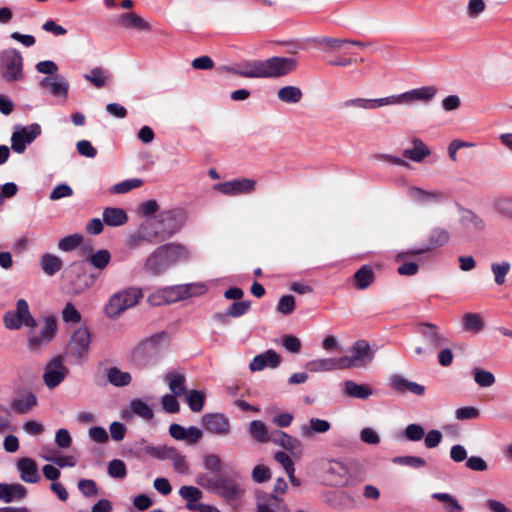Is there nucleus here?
<instances>
[{
	"mask_svg": "<svg viewBox=\"0 0 512 512\" xmlns=\"http://www.w3.org/2000/svg\"><path fill=\"white\" fill-rule=\"evenodd\" d=\"M486 9L484 0H469L467 5V15L471 19L478 18Z\"/></svg>",
	"mask_w": 512,
	"mask_h": 512,
	"instance_id": "0e129e2a",
	"label": "nucleus"
},
{
	"mask_svg": "<svg viewBox=\"0 0 512 512\" xmlns=\"http://www.w3.org/2000/svg\"><path fill=\"white\" fill-rule=\"evenodd\" d=\"M103 221L111 227H117L124 225L127 220V214L126 212L121 208L116 207H107L104 209L103 214Z\"/></svg>",
	"mask_w": 512,
	"mask_h": 512,
	"instance_id": "e433bc0d",
	"label": "nucleus"
},
{
	"mask_svg": "<svg viewBox=\"0 0 512 512\" xmlns=\"http://www.w3.org/2000/svg\"><path fill=\"white\" fill-rule=\"evenodd\" d=\"M407 195L412 201L423 206L433 205L444 199V194L438 190L428 191L417 186L409 187Z\"/></svg>",
	"mask_w": 512,
	"mask_h": 512,
	"instance_id": "aec40b11",
	"label": "nucleus"
},
{
	"mask_svg": "<svg viewBox=\"0 0 512 512\" xmlns=\"http://www.w3.org/2000/svg\"><path fill=\"white\" fill-rule=\"evenodd\" d=\"M84 78L96 88H102L107 84L109 73L101 67H95L91 69L89 73H86Z\"/></svg>",
	"mask_w": 512,
	"mask_h": 512,
	"instance_id": "09e8293b",
	"label": "nucleus"
},
{
	"mask_svg": "<svg viewBox=\"0 0 512 512\" xmlns=\"http://www.w3.org/2000/svg\"><path fill=\"white\" fill-rule=\"evenodd\" d=\"M83 237L80 234H71L62 238L58 242V248L62 251H72L76 249L82 242Z\"/></svg>",
	"mask_w": 512,
	"mask_h": 512,
	"instance_id": "864d4df0",
	"label": "nucleus"
},
{
	"mask_svg": "<svg viewBox=\"0 0 512 512\" xmlns=\"http://www.w3.org/2000/svg\"><path fill=\"white\" fill-rule=\"evenodd\" d=\"M26 494L27 489L19 483H0V500L5 503L21 500L26 496Z\"/></svg>",
	"mask_w": 512,
	"mask_h": 512,
	"instance_id": "2f4dec72",
	"label": "nucleus"
},
{
	"mask_svg": "<svg viewBox=\"0 0 512 512\" xmlns=\"http://www.w3.org/2000/svg\"><path fill=\"white\" fill-rule=\"evenodd\" d=\"M196 483L228 500H236L243 495L240 485L232 477L201 473L196 477Z\"/></svg>",
	"mask_w": 512,
	"mask_h": 512,
	"instance_id": "7ed1b4c3",
	"label": "nucleus"
},
{
	"mask_svg": "<svg viewBox=\"0 0 512 512\" xmlns=\"http://www.w3.org/2000/svg\"><path fill=\"white\" fill-rule=\"evenodd\" d=\"M437 91L435 86L415 88L398 95L388 96L389 105H410L416 102L428 103L436 96Z\"/></svg>",
	"mask_w": 512,
	"mask_h": 512,
	"instance_id": "1a4fd4ad",
	"label": "nucleus"
},
{
	"mask_svg": "<svg viewBox=\"0 0 512 512\" xmlns=\"http://www.w3.org/2000/svg\"><path fill=\"white\" fill-rule=\"evenodd\" d=\"M130 409L135 415L146 421H150L154 417L153 409L142 399H133L130 402Z\"/></svg>",
	"mask_w": 512,
	"mask_h": 512,
	"instance_id": "de8ad7c7",
	"label": "nucleus"
},
{
	"mask_svg": "<svg viewBox=\"0 0 512 512\" xmlns=\"http://www.w3.org/2000/svg\"><path fill=\"white\" fill-rule=\"evenodd\" d=\"M349 353L350 355L340 357L343 369L366 367L374 357L369 343L365 340L356 341Z\"/></svg>",
	"mask_w": 512,
	"mask_h": 512,
	"instance_id": "0eeeda50",
	"label": "nucleus"
},
{
	"mask_svg": "<svg viewBox=\"0 0 512 512\" xmlns=\"http://www.w3.org/2000/svg\"><path fill=\"white\" fill-rule=\"evenodd\" d=\"M187 404L193 412H200L204 405V394L197 390H191L187 395Z\"/></svg>",
	"mask_w": 512,
	"mask_h": 512,
	"instance_id": "5fc2aeb1",
	"label": "nucleus"
},
{
	"mask_svg": "<svg viewBox=\"0 0 512 512\" xmlns=\"http://www.w3.org/2000/svg\"><path fill=\"white\" fill-rule=\"evenodd\" d=\"M345 108H357L363 110H373L384 106H389L388 96L377 99L353 98L343 102Z\"/></svg>",
	"mask_w": 512,
	"mask_h": 512,
	"instance_id": "c85d7f7f",
	"label": "nucleus"
},
{
	"mask_svg": "<svg viewBox=\"0 0 512 512\" xmlns=\"http://www.w3.org/2000/svg\"><path fill=\"white\" fill-rule=\"evenodd\" d=\"M17 468L20 472V478L26 483H37L41 477L38 472L37 464L32 458L24 457L18 460Z\"/></svg>",
	"mask_w": 512,
	"mask_h": 512,
	"instance_id": "b1692460",
	"label": "nucleus"
},
{
	"mask_svg": "<svg viewBox=\"0 0 512 512\" xmlns=\"http://www.w3.org/2000/svg\"><path fill=\"white\" fill-rule=\"evenodd\" d=\"M178 395L165 394L161 398L162 408L168 413H177L180 409L179 402L177 400Z\"/></svg>",
	"mask_w": 512,
	"mask_h": 512,
	"instance_id": "680f3d73",
	"label": "nucleus"
},
{
	"mask_svg": "<svg viewBox=\"0 0 512 512\" xmlns=\"http://www.w3.org/2000/svg\"><path fill=\"white\" fill-rule=\"evenodd\" d=\"M510 263L507 261L494 262L491 264V271L494 275V281L497 285H503L506 281V276L510 271Z\"/></svg>",
	"mask_w": 512,
	"mask_h": 512,
	"instance_id": "603ef678",
	"label": "nucleus"
},
{
	"mask_svg": "<svg viewBox=\"0 0 512 512\" xmlns=\"http://www.w3.org/2000/svg\"><path fill=\"white\" fill-rule=\"evenodd\" d=\"M108 474L113 478L123 479L127 474L126 465L122 460L114 459L108 464Z\"/></svg>",
	"mask_w": 512,
	"mask_h": 512,
	"instance_id": "13d9d810",
	"label": "nucleus"
},
{
	"mask_svg": "<svg viewBox=\"0 0 512 512\" xmlns=\"http://www.w3.org/2000/svg\"><path fill=\"white\" fill-rule=\"evenodd\" d=\"M284 499L273 493L258 491L256 493V512H289Z\"/></svg>",
	"mask_w": 512,
	"mask_h": 512,
	"instance_id": "2eb2a0df",
	"label": "nucleus"
},
{
	"mask_svg": "<svg viewBox=\"0 0 512 512\" xmlns=\"http://www.w3.org/2000/svg\"><path fill=\"white\" fill-rule=\"evenodd\" d=\"M37 404L36 395L30 391H25L11 401L10 408L17 414H26Z\"/></svg>",
	"mask_w": 512,
	"mask_h": 512,
	"instance_id": "bb28decb",
	"label": "nucleus"
},
{
	"mask_svg": "<svg viewBox=\"0 0 512 512\" xmlns=\"http://www.w3.org/2000/svg\"><path fill=\"white\" fill-rule=\"evenodd\" d=\"M67 374L68 368L62 357H55L45 365L43 381L49 389H53L66 378Z\"/></svg>",
	"mask_w": 512,
	"mask_h": 512,
	"instance_id": "4468645a",
	"label": "nucleus"
},
{
	"mask_svg": "<svg viewBox=\"0 0 512 512\" xmlns=\"http://www.w3.org/2000/svg\"><path fill=\"white\" fill-rule=\"evenodd\" d=\"M105 376L107 381L115 387L128 386L132 381V376L129 372L122 371L116 366L106 368Z\"/></svg>",
	"mask_w": 512,
	"mask_h": 512,
	"instance_id": "c9c22d12",
	"label": "nucleus"
},
{
	"mask_svg": "<svg viewBox=\"0 0 512 512\" xmlns=\"http://www.w3.org/2000/svg\"><path fill=\"white\" fill-rule=\"evenodd\" d=\"M185 213L182 209L176 208L160 212L156 219L147 221L158 243L164 242L177 233L183 226Z\"/></svg>",
	"mask_w": 512,
	"mask_h": 512,
	"instance_id": "f03ea898",
	"label": "nucleus"
},
{
	"mask_svg": "<svg viewBox=\"0 0 512 512\" xmlns=\"http://www.w3.org/2000/svg\"><path fill=\"white\" fill-rule=\"evenodd\" d=\"M111 255L108 250H99L90 257V263L98 269L105 268L110 262Z\"/></svg>",
	"mask_w": 512,
	"mask_h": 512,
	"instance_id": "bf43d9fd",
	"label": "nucleus"
},
{
	"mask_svg": "<svg viewBox=\"0 0 512 512\" xmlns=\"http://www.w3.org/2000/svg\"><path fill=\"white\" fill-rule=\"evenodd\" d=\"M39 86L54 97L65 99L68 96L69 83L65 77L59 74L42 78L39 82Z\"/></svg>",
	"mask_w": 512,
	"mask_h": 512,
	"instance_id": "a211bd4d",
	"label": "nucleus"
},
{
	"mask_svg": "<svg viewBox=\"0 0 512 512\" xmlns=\"http://www.w3.org/2000/svg\"><path fill=\"white\" fill-rule=\"evenodd\" d=\"M0 71L1 77L7 83L21 81L24 78L21 53L14 48L3 50L0 53Z\"/></svg>",
	"mask_w": 512,
	"mask_h": 512,
	"instance_id": "39448f33",
	"label": "nucleus"
},
{
	"mask_svg": "<svg viewBox=\"0 0 512 512\" xmlns=\"http://www.w3.org/2000/svg\"><path fill=\"white\" fill-rule=\"evenodd\" d=\"M230 72L244 78H263V60H248L231 67Z\"/></svg>",
	"mask_w": 512,
	"mask_h": 512,
	"instance_id": "4be33fe9",
	"label": "nucleus"
},
{
	"mask_svg": "<svg viewBox=\"0 0 512 512\" xmlns=\"http://www.w3.org/2000/svg\"><path fill=\"white\" fill-rule=\"evenodd\" d=\"M404 433L410 441H420L425 436L424 428L419 424H409Z\"/></svg>",
	"mask_w": 512,
	"mask_h": 512,
	"instance_id": "774afa93",
	"label": "nucleus"
},
{
	"mask_svg": "<svg viewBox=\"0 0 512 512\" xmlns=\"http://www.w3.org/2000/svg\"><path fill=\"white\" fill-rule=\"evenodd\" d=\"M191 258L190 249L181 243L170 242L155 248L145 259L143 268L146 273L159 276L170 267L186 262Z\"/></svg>",
	"mask_w": 512,
	"mask_h": 512,
	"instance_id": "f257e3e1",
	"label": "nucleus"
},
{
	"mask_svg": "<svg viewBox=\"0 0 512 512\" xmlns=\"http://www.w3.org/2000/svg\"><path fill=\"white\" fill-rule=\"evenodd\" d=\"M257 181L250 178L234 179L223 183H217L213 189L226 196L251 194L255 191Z\"/></svg>",
	"mask_w": 512,
	"mask_h": 512,
	"instance_id": "f8f14e48",
	"label": "nucleus"
},
{
	"mask_svg": "<svg viewBox=\"0 0 512 512\" xmlns=\"http://www.w3.org/2000/svg\"><path fill=\"white\" fill-rule=\"evenodd\" d=\"M41 134V126L37 123L21 127L11 136V148L16 153H23L26 146Z\"/></svg>",
	"mask_w": 512,
	"mask_h": 512,
	"instance_id": "ddd939ff",
	"label": "nucleus"
},
{
	"mask_svg": "<svg viewBox=\"0 0 512 512\" xmlns=\"http://www.w3.org/2000/svg\"><path fill=\"white\" fill-rule=\"evenodd\" d=\"M353 278L355 286L360 290H364L374 281L373 269L368 265H364L356 271Z\"/></svg>",
	"mask_w": 512,
	"mask_h": 512,
	"instance_id": "a19ab883",
	"label": "nucleus"
},
{
	"mask_svg": "<svg viewBox=\"0 0 512 512\" xmlns=\"http://www.w3.org/2000/svg\"><path fill=\"white\" fill-rule=\"evenodd\" d=\"M270 442L283 447L295 456L299 457L302 454L303 449L301 441L281 430H274L271 432Z\"/></svg>",
	"mask_w": 512,
	"mask_h": 512,
	"instance_id": "412c9836",
	"label": "nucleus"
},
{
	"mask_svg": "<svg viewBox=\"0 0 512 512\" xmlns=\"http://www.w3.org/2000/svg\"><path fill=\"white\" fill-rule=\"evenodd\" d=\"M484 328V321L477 313H465L463 315V329L467 332L477 334Z\"/></svg>",
	"mask_w": 512,
	"mask_h": 512,
	"instance_id": "49530a36",
	"label": "nucleus"
},
{
	"mask_svg": "<svg viewBox=\"0 0 512 512\" xmlns=\"http://www.w3.org/2000/svg\"><path fill=\"white\" fill-rule=\"evenodd\" d=\"M57 332V322L55 317L46 316L43 318V326L40 334H31L28 338V347L31 350H36L43 345L49 343Z\"/></svg>",
	"mask_w": 512,
	"mask_h": 512,
	"instance_id": "dca6fc26",
	"label": "nucleus"
},
{
	"mask_svg": "<svg viewBox=\"0 0 512 512\" xmlns=\"http://www.w3.org/2000/svg\"><path fill=\"white\" fill-rule=\"evenodd\" d=\"M142 242H147L150 244L158 243L152 231L150 230V227L147 226L146 223L141 224L138 230L126 239V246L129 249H136L141 245Z\"/></svg>",
	"mask_w": 512,
	"mask_h": 512,
	"instance_id": "cd10ccee",
	"label": "nucleus"
},
{
	"mask_svg": "<svg viewBox=\"0 0 512 512\" xmlns=\"http://www.w3.org/2000/svg\"><path fill=\"white\" fill-rule=\"evenodd\" d=\"M40 265L45 274L52 276L61 270L63 263L58 256L47 253L41 256Z\"/></svg>",
	"mask_w": 512,
	"mask_h": 512,
	"instance_id": "a18cd8bd",
	"label": "nucleus"
},
{
	"mask_svg": "<svg viewBox=\"0 0 512 512\" xmlns=\"http://www.w3.org/2000/svg\"><path fill=\"white\" fill-rule=\"evenodd\" d=\"M331 426V423L327 420L312 417L307 424L300 426L299 431L303 438L311 439L316 434L327 433Z\"/></svg>",
	"mask_w": 512,
	"mask_h": 512,
	"instance_id": "393cba45",
	"label": "nucleus"
},
{
	"mask_svg": "<svg viewBox=\"0 0 512 512\" xmlns=\"http://www.w3.org/2000/svg\"><path fill=\"white\" fill-rule=\"evenodd\" d=\"M311 372H329L334 370H344L341 358H322L309 361L306 365Z\"/></svg>",
	"mask_w": 512,
	"mask_h": 512,
	"instance_id": "473e14b6",
	"label": "nucleus"
},
{
	"mask_svg": "<svg viewBox=\"0 0 512 512\" xmlns=\"http://www.w3.org/2000/svg\"><path fill=\"white\" fill-rule=\"evenodd\" d=\"M179 495L186 500V508L189 511L196 512L200 508L199 500L202 498L200 489L194 486H182L179 489Z\"/></svg>",
	"mask_w": 512,
	"mask_h": 512,
	"instance_id": "f704fd0d",
	"label": "nucleus"
},
{
	"mask_svg": "<svg viewBox=\"0 0 512 512\" xmlns=\"http://www.w3.org/2000/svg\"><path fill=\"white\" fill-rule=\"evenodd\" d=\"M326 472L331 476L335 485L344 482L349 473L347 466L343 462L334 459L328 461Z\"/></svg>",
	"mask_w": 512,
	"mask_h": 512,
	"instance_id": "58836bf2",
	"label": "nucleus"
},
{
	"mask_svg": "<svg viewBox=\"0 0 512 512\" xmlns=\"http://www.w3.org/2000/svg\"><path fill=\"white\" fill-rule=\"evenodd\" d=\"M474 381L482 388L491 387L495 384V376L482 368H474L472 370Z\"/></svg>",
	"mask_w": 512,
	"mask_h": 512,
	"instance_id": "3c124183",
	"label": "nucleus"
},
{
	"mask_svg": "<svg viewBox=\"0 0 512 512\" xmlns=\"http://www.w3.org/2000/svg\"><path fill=\"white\" fill-rule=\"evenodd\" d=\"M433 499L438 500L439 502L444 504V508L447 512H462L463 507L457 501L455 497H453L449 493H433L431 495Z\"/></svg>",
	"mask_w": 512,
	"mask_h": 512,
	"instance_id": "8fccbe9b",
	"label": "nucleus"
},
{
	"mask_svg": "<svg viewBox=\"0 0 512 512\" xmlns=\"http://www.w3.org/2000/svg\"><path fill=\"white\" fill-rule=\"evenodd\" d=\"M460 224L468 232L477 233L485 229V221L471 210H463L460 215Z\"/></svg>",
	"mask_w": 512,
	"mask_h": 512,
	"instance_id": "c756f323",
	"label": "nucleus"
},
{
	"mask_svg": "<svg viewBox=\"0 0 512 512\" xmlns=\"http://www.w3.org/2000/svg\"><path fill=\"white\" fill-rule=\"evenodd\" d=\"M251 307V302L248 300L234 302L229 307L227 314L231 317H240L248 312Z\"/></svg>",
	"mask_w": 512,
	"mask_h": 512,
	"instance_id": "69168bd1",
	"label": "nucleus"
},
{
	"mask_svg": "<svg viewBox=\"0 0 512 512\" xmlns=\"http://www.w3.org/2000/svg\"><path fill=\"white\" fill-rule=\"evenodd\" d=\"M297 61L291 57L274 56L263 60V78H280L292 73Z\"/></svg>",
	"mask_w": 512,
	"mask_h": 512,
	"instance_id": "9d476101",
	"label": "nucleus"
},
{
	"mask_svg": "<svg viewBox=\"0 0 512 512\" xmlns=\"http://www.w3.org/2000/svg\"><path fill=\"white\" fill-rule=\"evenodd\" d=\"M3 321L5 327L10 330L19 329L23 325L30 329H35L37 326V322L30 313L29 305L25 299L17 301L14 311H7L4 314Z\"/></svg>",
	"mask_w": 512,
	"mask_h": 512,
	"instance_id": "423d86ee",
	"label": "nucleus"
},
{
	"mask_svg": "<svg viewBox=\"0 0 512 512\" xmlns=\"http://www.w3.org/2000/svg\"><path fill=\"white\" fill-rule=\"evenodd\" d=\"M420 333L434 349L440 348L447 343V339L440 333L439 328L435 324H421Z\"/></svg>",
	"mask_w": 512,
	"mask_h": 512,
	"instance_id": "7c9ffc66",
	"label": "nucleus"
},
{
	"mask_svg": "<svg viewBox=\"0 0 512 512\" xmlns=\"http://www.w3.org/2000/svg\"><path fill=\"white\" fill-rule=\"evenodd\" d=\"M142 184H143V181L141 179L135 178V179L126 180V181L120 182L118 184H115L111 188V192L114 194L127 193L134 188H138V187L142 186Z\"/></svg>",
	"mask_w": 512,
	"mask_h": 512,
	"instance_id": "6e6d98bb",
	"label": "nucleus"
},
{
	"mask_svg": "<svg viewBox=\"0 0 512 512\" xmlns=\"http://www.w3.org/2000/svg\"><path fill=\"white\" fill-rule=\"evenodd\" d=\"M164 381L172 394L183 396L187 393L186 376L179 371H171L164 376Z\"/></svg>",
	"mask_w": 512,
	"mask_h": 512,
	"instance_id": "72a5a7b5",
	"label": "nucleus"
},
{
	"mask_svg": "<svg viewBox=\"0 0 512 512\" xmlns=\"http://www.w3.org/2000/svg\"><path fill=\"white\" fill-rule=\"evenodd\" d=\"M295 309V298L292 295H284L277 304V311L283 315L291 314Z\"/></svg>",
	"mask_w": 512,
	"mask_h": 512,
	"instance_id": "e2e57ef3",
	"label": "nucleus"
},
{
	"mask_svg": "<svg viewBox=\"0 0 512 512\" xmlns=\"http://www.w3.org/2000/svg\"><path fill=\"white\" fill-rule=\"evenodd\" d=\"M342 393L350 398L366 400L373 394L368 384H359L353 380H346L342 384Z\"/></svg>",
	"mask_w": 512,
	"mask_h": 512,
	"instance_id": "a878e982",
	"label": "nucleus"
},
{
	"mask_svg": "<svg viewBox=\"0 0 512 512\" xmlns=\"http://www.w3.org/2000/svg\"><path fill=\"white\" fill-rule=\"evenodd\" d=\"M391 387L399 392H410L414 395L421 396L425 393V387L416 382L410 381L402 375L395 374L390 378Z\"/></svg>",
	"mask_w": 512,
	"mask_h": 512,
	"instance_id": "5701e85b",
	"label": "nucleus"
},
{
	"mask_svg": "<svg viewBox=\"0 0 512 512\" xmlns=\"http://www.w3.org/2000/svg\"><path fill=\"white\" fill-rule=\"evenodd\" d=\"M172 461L174 470L179 474H187L189 467L186 463L185 456L179 454L176 449L168 457Z\"/></svg>",
	"mask_w": 512,
	"mask_h": 512,
	"instance_id": "4d7b16f0",
	"label": "nucleus"
},
{
	"mask_svg": "<svg viewBox=\"0 0 512 512\" xmlns=\"http://www.w3.org/2000/svg\"><path fill=\"white\" fill-rule=\"evenodd\" d=\"M143 297L139 287L131 286L112 294L104 307L105 315L112 320L118 319L126 310L135 307Z\"/></svg>",
	"mask_w": 512,
	"mask_h": 512,
	"instance_id": "20e7f679",
	"label": "nucleus"
},
{
	"mask_svg": "<svg viewBox=\"0 0 512 512\" xmlns=\"http://www.w3.org/2000/svg\"><path fill=\"white\" fill-rule=\"evenodd\" d=\"M316 43L321 49L328 53H334L342 50L348 45V39L333 38V37H321L316 40Z\"/></svg>",
	"mask_w": 512,
	"mask_h": 512,
	"instance_id": "c03bdc74",
	"label": "nucleus"
},
{
	"mask_svg": "<svg viewBox=\"0 0 512 512\" xmlns=\"http://www.w3.org/2000/svg\"><path fill=\"white\" fill-rule=\"evenodd\" d=\"M450 240V233L443 227H433L428 234L426 243L423 247L418 249H411L405 252H400L397 255L398 259H407L410 256H417L426 252L433 251L446 245Z\"/></svg>",
	"mask_w": 512,
	"mask_h": 512,
	"instance_id": "6e6552de",
	"label": "nucleus"
},
{
	"mask_svg": "<svg viewBox=\"0 0 512 512\" xmlns=\"http://www.w3.org/2000/svg\"><path fill=\"white\" fill-rule=\"evenodd\" d=\"M203 429L212 435L226 437L231 433L230 419L223 413H207L201 418Z\"/></svg>",
	"mask_w": 512,
	"mask_h": 512,
	"instance_id": "9b49d317",
	"label": "nucleus"
},
{
	"mask_svg": "<svg viewBox=\"0 0 512 512\" xmlns=\"http://www.w3.org/2000/svg\"><path fill=\"white\" fill-rule=\"evenodd\" d=\"M250 436L260 443L270 442L271 432H268L266 424L260 420H254L249 424Z\"/></svg>",
	"mask_w": 512,
	"mask_h": 512,
	"instance_id": "79ce46f5",
	"label": "nucleus"
},
{
	"mask_svg": "<svg viewBox=\"0 0 512 512\" xmlns=\"http://www.w3.org/2000/svg\"><path fill=\"white\" fill-rule=\"evenodd\" d=\"M91 335L87 328H78L71 336L69 342L70 353L81 358L88 353Z\"/></svg>",
	"mask_w": 512,
	"mask_h": 512,
	"instance_id": "6ab92c4d",
	"label": "nucleus"
},
{
	"mask_svg": "<svg viewBox=\"0 0 512 512\" xmlns=\"http://www.w3.org/2000/svg\"><path fill=\"white\" fill-rule=\"evenodd\" d=\"M393 462L399 465L420 468L426 465V461L417 456H399L393 459Z\"/></svg>",
	"mask_w": 512,
	"mask_h": 512,
	"instance_id": "052dcab7",
	"label": "nucleus"
},
{
	"mask_svg": "<svg viewBox=\"0 0 512 512\" xmlns=\"http://www.w3.org/2000/svg\"><path fill=\"white\" fill-rule=\"evenodd\" d=\"M277 97L284 103L295 104L301 101L303 92L297 86H284L278 90Z\"/></svg>",
	"mask_w": 512,
	"mask_h": 512,
	"instance_id": "37998d69",
	"label": "nucleus"
},
{
	"mask_svg": "<svg viewBox=\"0 0 512 512\" xmlns=\"http://www.w3.org/2000/svg\"><path fill=\"white\" fill-rule=\"evenodd\" d=\"M413 147L410 149H405L403 151V157L408 158L414 162H421L425 157L430 155V149L427 145L420 139H414L412 141Z\"/></svg>",
	"mask_w": 512,
	"mask_h": 512,
	"instance_id": "4c0bfd02",
	"label": "nucleus"
},
{
	"mask_svg": "<svg viewBox=\"0 0 512 512\" xmlns=\"http://www.w3.org/2000/svg\"><path fill=\"white\" fill-rule=\"evenodd\" d=\"M119 24L124 28H134L137 30H150V25L139 15L129 12L119 17Z\"/></svg>",
	"mask_w": 512,
	"mask_h": 512,
	"instance_id": "ea45409f",
	"label": "nucleus"
},
{
	"mask_svg": "<svg viewBox=\"0 0 512 512\" xmlns=\"http://www.w3.org/2000/svg\"><path fill=\"white\" fill-rule=\"evenodd\" d=\"M78 489L85 497L96 496L98 494V488L94 480L81 479L78 482Z\"/></svg>",
	"mask_w": 512,
	"mask_h": 512,
	"instance_id": "338daca9",
	"label": "nucleus"
},
{
	"mask_svg": "<svg viewBox=\"0 0 512 512\" xmlns=\"http://www.w3.org/2000/svg\"><path fill=\"white\" fill-rule=\"evenodd\" d=\"M187 288L184 285L166 287L149 296L152 305L174 303L187 298Z\"/></svg>",
	"mask_w": 512,
	"mask_h": 512,
	"instance_id": "f3484780",
	"label": "nucleus"
}]
</instances>
